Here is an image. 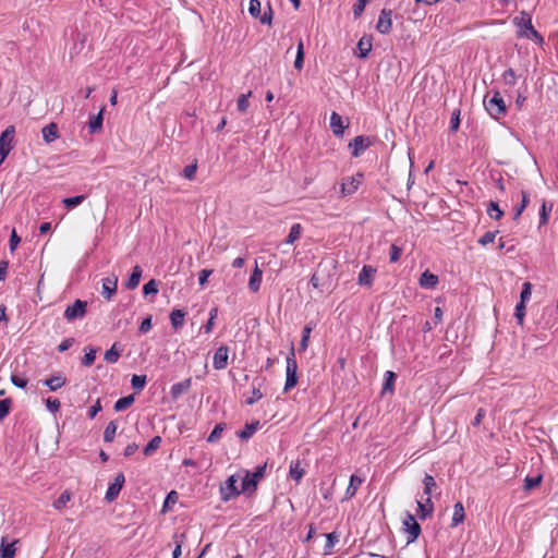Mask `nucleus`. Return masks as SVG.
<instances>
[{"label":"nucleus","mask_w":558,"mask_h":558,"mask_svg":"<svg viewBox=\"0 0 558 558\" xmlns=\"http://www.w3.org/2000/svg\"><path fill=\"white\" fill-rule=\"evenodd\" d=\"M502 80L506 85L513 86L517 84V75L512 68L507 69L502 73Z\"/></svg>","instance_id":"bf43d9fd"},{"label":"nucleus","mask_w":558,"mask_h":558,"mask_svg":"<svg viewBox=\"0 0 558 558\" xmlns=\"http://www.w3.org/2000/svg\"><path fill=\"white\" fill-rule=\"evenodd\" d=\"M372 37H362L359 43H357V50H359V53H357V57L361 58V59H365L367 58V56L369 54L371 50H372Z\"/></svg>","instance_id":"c85d7f7f"},{"label":"nucleus","mask_w":558,"mask_h":558,"mask_svg":"<svg viewBox=\"0 0 558 558\" xmlns=\"http://www.w3.org/2000/svg\"><path fill=\"white\" fill-rule=\"evenodd\" d=\"M158 293V282L155 279H150L143 286V294L144 296H148L150 294L156 295Z\"/></svg>","instance_id":"5fc2aeb1"},{"label":"nucleus","mask_w":558,"mask_h":558,"mask_svg":"<svg viewBox=\"0 0 558 558\" xmlns=\"http://www.w3.org/2000/svg\"><path fill=\"white\" fill-rule=\"evenodd\" d=\"M192 387V378H186L182 381L175 383L170 388V396L177 400L182 393L187 392Z\"/></svg>","instance_id":"a211bd4d"},{"label":"nucleus","mask_w":558,"mask_h":558,"mask_svg":"<svg viewBox=\"0 0 558 558\" xmlns=\"http://www.w3.org/2000/svg\"><path fill=\"white\" fill-rule=\"evenodd\" d=\"M87 313V301L75 300L72 305H69L64 311V318L68 322H73L75 319H82Z\"/></svg>","instance_id":"6e6552de"},{"label":"nucleus","mask_w":558,"mask_h":558,"mask_svg":"<svg viewBox=\"0 0 558 558\" xmlns=\"http://www.w3.org/2000/svg\"><path fill=\"white\" fill-rule=\"evenodd\" d=\"M314 327H315V324L313 322L307 323L304 326V328L302 330V338H301V341H300V347H299L300 351H305L307 349L310 336H311V332L314 329Z\"/></svg>","instance_id":"473e14b6"},{"label":"nucleus","mask_w":558,"mask_h":558,"mask_svg":"<svg viewBox=\"0 0 558 558\" xmlns=\"http://www.w3.org/2000/svg\"><path fill=\"white\" fill-rule=\"evenodd\" d=\"M487 214L494 220H500L504 217V210L497 202L492 201L487 206Z\"/></svg>","instance_id":"58836bf2"},{"label":"nucleus","mask_w":558,"mask_h":558,"mask_svg":"<svg viewBox=\"0 0 558 558\" xmlns=\"http://www.w3.org/2000/svg\"><path fill=\"white\" fill-rule=\"evenodd\" d=\"M484 106L487 113L495 120L505 117L507 113V106L499 90L488 93L484 98Z\"/></svg>","instance_id":"f257e3e1"},{"label":"nucleus","mask_w":558,"mask_h":558,"mask_svg":"<svg viewBox=\"0 0 558 558\" xmlns=\"http://www.w3.org/2000/svg\"><path fill=\"white\" fill-rule=\"evenodd\" d=\"M532 283L526 281L523 283L522 286V290H521V293H520V302H525L527 303L531 299V295H532Z\"/></svg>","instance_id":"680f3d73"},{"label":"nucleus","mask_w":558,"mask_h":558,"mask_svg":"<svg viewBox=\"0 0 558 558\" xmlns=\"http://www.w3.org/2000/svg\"><path fill=\"white\" fill-rule=\"evenodd\" d=\"M11 407L12 400L10 398H5L0 401V422L9 415Z\"/></svg>","instance_id":"6e6d98bb"},{"label":"nucleus","mask_w":558,"mask_h":558,"mask_svg":"<svg viewBox=\"0 0 558 558\" xmlns=\"http://www.w3.org/2000/svg\"><path fill=\"white\" fill-rule=\"evenodd\" d=\"M43 138L47 144L54 142L59 138V126L56 122H50L41 130Z\"/></svg>","instance_id":"6ab92c4d"},{"label":"nucleus","mask_w":558,"mask_h":558,"mask_svg":"<svg viewBox=\"0 0 558 558\" xmlns=\"http://www.w3.org/2000/svg\"><path fill=\"white\" fill-rule=\"evenodd\" d=\"M542 480H543V475L542 474H538L536 476H526L524 478V485H523V488L525 490H531L533 488H536L537 486L541 485L542 483Z\"/></svg>","instance_id":"09e8293b"},{"label":"nucleus","mask_w":558,"mask_h":558,"mask_svg":"<svg viewBox=\"0 0 558 558\" xmlns=\"http://www.w3.org/2000/svg\"><path fill=\"white\" fill-rule=\"evenodd\" d=\"M15 126H7L0 134V166L14 147Z\"/></svg>","instance_id":"20e7f679"},{"label":"nucleus","mask_w":558,"mask_h":558,"mask_svg":"<svg viewBox=\"0 0 558 558\" xmlns=\"http://www.w3.org/2000/svg\"><path fill=\"white\" fill-rule=\"evenodd\" d=\"M376 271V268L373 266L364 265L359 274L357 283L364 287H372Z\"/></svg>","instance_id":"dca6fc26"},{"label":"nucleus","mask_w":558,"mask_h":558,"mask_svg":"<svg viewBox=\"0 0 558 558\" xmlns=\"http://www.w3.org/2000/svg\"><path fill=\"white\" fill-rule=\"evenodd\" d=\"M517 37L518 38H526L532 40L538 46H543L545 40L544 37L537 32L532 23H524L523 26L517 28Z\"/></svg>","instance_id":"1a4fd4ad"},{"label":"nucleus","mask_w":558,"mask_h":558,"mask_svg":"<svg viewBox=\"0 0 558 558\" xmlns=\"http://www.w3.org/2000/svg\"><path fill=\"white\" fill-rule=\"evenodd\" d=\"M402 255V248L396 244L390 246L389 260L390 263H397Z\"/></svg>","instance_id":"338daca9"},{"label":"nucleus","mask_w":558,"mask_h":558,"mask_svg":"<svg viewBox=\"0 0 558 558\" xmlns=\"http://www.w3.org/2000/svg\"><path fill=\"white\" fill-rule=\"evenodd\" d=\"M45 403H46V409L52 414L59 412L60 407H61V403L57 398H47L45 400Z\"/></svg>","instance_id":"0e129e2a"},{"label":"nucleus","mask_w":558,"mask_h":558,"mask_svg":"<svg viewBox=\"0 0 558 558\" xmlns=\"http://www.w3.org/2000/svg\"><path fill=\"white\" fill-rule=\"evenodd\" d=\"M371 2V0H356V2L353 4V15L355 19H359L364 10L365 7Z\"/></svg>","instance_id":"e2e57ef3"},{"label":"nucleus","mask_w":558,"mask_h":558,"mask_svg":"<svg viewBox=\"0 0 558 558\" xmlns=\"http://www.w3.org/2000/svg\"><path fill=\"white\" fill-rule=\"evenodd\" d=\"M196 171H197V162H193L191 165H187L184 169H183V177L187 180H194L195 179V174H196Z\"/></svg>","instance_id":"69168bd1"},{"label":"nucleus","mask_w":558,"mask_h":558,"mask_svg":"<svg viewBox=\"0 0 558 558\" xmlns=\"http://www.w3.org/2000/svg\"><path fill=\"white\" fill-rule=\"evenodd\" d=\"M363 173H356L355 175L348 177L343 179V182L341 184V193L342 195H352L355 193L359 189V186L362 184L363 181Z\"/></svg>","instance_id":"f8f14e48"},{"label":"nucleus","mask_w":558,"mask_h":558,"mask_svg":"<svg viewBox=\"0 0 558 558\" xmlns=\"http://www.w3.org/2000/svg\"><path fill=\"white\" fill-rule=\"evenodd\" d=\"M135 401L134 395H129L118 399L113 405L116 412H121L130 408Z\"/></svg>","instance_id":"72a5a7b5"},{"label":"nucleus","mask_w":558,"mask_h":558,"mask_svg":"<svg viewBox=\"0 0 558 558\" xmlns=\"http://www.w3.org/2000/svg\"><path fill=\"white\" fill-rule=\"evenodd\" d=\"M147 378L146 375H133L131 378V386L134 390L141 391L146 386Z\"/></svg>","instance_id":"3c124183"},{"label":"nucleus","mask_w":558,"mask_h":558,"mask_svg":"<svg viewBox=\"0 0 558 558\" xmlns=\"http://www.w3.org/2000/svg\"><path fill=\"white\" fill-rule=\"evenodd\" d=\"M267 463L257 465L255 470L250 473L245 472V476L242 480V490L244 493H254L257 489L259 481L265 476Z\"/></svg>","instance_id":"7ed1b4c3"},{"label":"nucleus","mask_w":558,"mask_h":558,"mask_svg":"<svg viewBox=\"0 0 558 558\" xmlns=\"http://www.w3.org/2000/svg\"><path fill=\"white\" fill-rule=\"evenodd\" d=\"M172 538L175 544V547L172 551V558H179L182 554V545L186 539V535L185 533H174Z\"/></svg>","instance_id":"c9c22d12"},{"label":"nucleus","mask_w":558,"mask_h":558,"mask_svg":"<svg viewBox=\"0 0 558 558\" xmlns=\"http://www.w3.org/2000/svg\"><path fill=\"white\" fill-rule=\"evenodd\" d=\"M17 541L7 543L5 538L2 537L0 544V558H14L15 556V544Z\"/></svg>","instance_id":"2f4dec72"},{"label":"nucleus","mask_w":558,"mask_h":558,"mask_svg":"<svg viewBox=\"0 0 558 558\" xmlns=\"http://www.w3.org/2000/svg\"><path fill=\"white\" fill-rule=\"evenodd\" d=\"M143 275V269L140 265H135L132 268V272L130 274L129 278L126 279L124 287L130 290H134L140 284L141 278Z\"/></svg>","instance_id":"412c9836"},{"label":"nucleus","mask_w":558,"mask_h":558,"mask_svg":"<svg viewBox=\"0 0 558 558\" xmlns=\"http://www.w3.org/2000/svg\"><path fill=\"white\" fill-rule=\"evenodd\" d=\"M530 203V193L521 191V203L513 208V220H518Z\"/></svg>","instance_id":"7c9ffc66"},{"label":"nucleus","mask_w":558,"mask_h":558,"mask_svg":"<svg viewBox=\"0 0 558 558\" xmlns=\"http://www.w3.org/2000/svg\"><path fill=\"white\" fill-rule=\"evenodd\" d=\"M304 469L301 468V463L300 461H295V462H292L290 464V470H289V474H290V477L292 480H294L295 482H300L301 478L304 476Z\"/></svg>","instance_id":"e433bc0d"},{"label":"nucleus","mask_w":558,"mask_h":558,"mask_svg":"<svg viewBox=\"0 0 558 558\" xmlns=\"http://www.w3.org/2000/svg\"><path fill=\"white\" fill-rule=\"evenodd\" d=\"M124 483H125V476L122 472H119L114 476L113 482L109 485V487L106 492V495H105V500L108 502L114 501L118 498Z\"/></svg>","instance_id":"9d476101"},{"label":"nucleus","mask_w":558,"mask_h":558,"mask_svg":"<svg viewBox=\"0 0 558 558\" xmlns=\"http://www.w3.org/2000/svg\"><path fill=\"white\" fill-rule=\"evenodd\" d=\"M117 428H118V425H117L116 421H110L108 423V425L106 426L105 432H104V441L105 442L113 441Z\"/></svg>","instance_id":"49530a36"},{"label":"nucleus","mask_w":558,"mask_h":558,"mask_svg":"<svg viewBox=\"0 0 558 558\" xmlns=\"http://www.w3.org/2000/svg\"><path fill=\"white\" fill-rule=\"evenodd\" d=\"M118 287V278L116 276L112 277H106L102 279V289H101V295L106 300H111V298L116 294Z\"/></svg>","instance_id":"2eb2a0df"},{"label":"nucleus","mask_w":558,"mask_h":558,"mask_svg":"<svg viewBox=\"0 0 558 558\" xmlns=\"http://www.w3.org/2000/svg\"><path fill=\"white\" fill-rule=\"evenodd\" d=\"M362 483H363V478H361L360 476H357L355 474H352L350 477V483L345 490V498L347 499L353 498L356 495L357 489L360 488Z\"/></svg>","instance_id":"cd10ccee"},{"label":"nucleus","mask_w":558,"mask_h":558,"mask_svg":"<svg viewBox=\"0 0 558 558\" xmlns=\"http://www.w3.org/2000/svg\"><path fill=\"white\" fill-rule=\"evenodd\" d=\"M304 56H305L304 43H303V39L300 38L298 41L296 56H295V60H294V64H293L298 71H301L304 66Z\"/></svg>","instance_id":"f704fd0d"},{"label":"nucleus","mask_w":558,"mask_h":558,"mask_svg":"<svg viewBox=\"0 0 558 558\" xmlns=\"http://www.w3.org/2000/svg\"><path fill=\"white\" fill-rule=\"evenodd\" d=\"M286 363V383L283 387V392H289L298 385L299 381L298 362L295 359V349L293 343H291L289 353L287 354Z\"/></svg>","instance_id":"f03ea898"},{"label":"nucleus","mask_w":558,"mask_h":558,"mask_svg":"<svg viewBox=\"0 0 558 558\" xmlns=\"http://www.w3.org/2000/svg\"><path fill=\"white\" fill-rule=\"evenodd\" d=\"M252 95V92L247 94H241L236 100V108L240 112H245L250 106L248 97Z\"/></svg>","instance_id":"4d7b16f0"},{"label":"nucleus","mask_w":558,"mask_h":558,"mask_svg":"<svg viewBox=\"0 0 558 558\" xmlns=\"http://www.w3.org/2000/svg\"><path fill=\"white\" fill-rule=\"evenodd\" d=\"M186 312L181 308H173L170 313V323L173 329L178 330L184 325Z\"/></svg>","instance_id":"bb28decb"},{"label":"nucleus","mask_w":558,"mask_h":558,"mask_svg":"<svg viewBox=\"0 0 558 558\" xmlns=\"http://www.w3.org/2000/svg\"><path fill=\"white\" fill-rule=\"evenodd\" d=\"M263 279V271L259 269L257 263L255 264V268L251 274L250 280H248V289L256 293L260 289Z\"/></svg>","instance_id":"4be33fe9"},{"label":"nucleus","mask_w":558,"mask_h":558,"mask_svg":"<svg viewBox=\"0 0 558 558\" xmlns=\"http://www.w3.org/2000/svg\"><path fill=\"white\" fill-rule=\"evenodd\" d=\"M498 230L496 231H487L485 232L478 240L477 243L482 246H486L489 243H493L496 235L498 234Z\"/></svg>","instance_id":"052dcab7"},{"label":"nucleus","mask_w":558,"mask_h":558,"mask_svg":"<svg viewBox=\"0 0 558 558\" xmlns=\"http://www.w3.org/2000/svg\"><path fill=\"white\" fill-rule=\"evenodd\" d=\"M229 347L226 344L220 345L213 359V366L217 371L225 369L228 366Z\"/></svg>","instance_id":"ddd939ff"},{"label":"nucleus","mask_w":558,"mask_h":558,"mask_svg":"<svg viewBox=\"0 0 558 558\" xmlns=\"http://www.w3.org/2000/svg\"><path fill=\"white\" fill-rule=\"evenodd\" d=\"M460 128V109H454L450 118L449 131L452 133L458 132Z\"/></svg>","instance_id":"13d9d810"},{"label":"nucleus","mask_w":558,"mask_h":558,"mask_svg":"<svg viewBox=\"0 0 558 558\" xmlns=\"http://www.w3.org/2000/svg\"><path fill=\"white\" fill-rule=\"evenodd\" d=\"M43 385L48 387L50 391H57L66 384V377L62 373H57L41 380Z\"/></svg>","instance_id":"f3484780"},{"label":"nucleus","mask_w":558,"mask_h":558,"mask_svg":"<svg viewBox=\"0 0 558 558\" xmlns=\"http://www.w3.org/2000/svg\"><path fill=\"white\" fill-rule=\"evenodd\" d=\"M71 495L69 492H63L59 498L53 502V507L56 509L63 508L68 501H70Z\"/></svg>","instance_id":"774afa93"},{"label":"nucleus","mask_w":558,"mask_h":558,"mask_svg":"<svg viewBox=\"0 0 558 558\" xmlns=\"http://www.w3.org/2000/svg\"><path fill=\"white\" fill-rule=\"evenodd\" d=\"M347 128H349V122H345L338 112L332 111L330 114V129L332 133L337 137H342Z\"/></svg>","instance_id":"4468645a"},{"label":"nucleus","mask_w":558,"mask_h":558,"mask_svg":"<svg viewBox=\"0 0 558 558\" xmlns=\"http://www.w3.org/2000/svg\"><path fill=\"white\" fill-rule=\"evenodd\" d=\"M465 519L464 507L461 501H458L453 506V514L451 519V526L454 527L461 524Z\"/></svg>","instance_id":"c756f323"},{"label":"nucleus","mask_w":558,"mask_h":558,"mask_svg":"<svg viewBox=\"0 0 558 558\" xmlns=\"http://www.w3.org/2000/svg\"><path fill=\"white\" fill-rule=\"evenodd\" d=\"M117 345V343H113L112 347L105 352L104 359L107 363L113 364L118 362L121 350H119Z\"/></svg>","instance_id":"37998d69"},{"label":"nucleus","mask_w":558,"mask_h":558,"mask_svg":"<svg viewBox=\"0 0 558 558\" xmlns=\"http://www.w3.org/2000/svg\"><path fill=\"white\" fill-rule=\"evenodd\" d=\"M397 375L392 371H387L384 374V384L381 388V396H385L387 393L393 395L395 393V384H396Z\"/></svg>","instance_id":"aec40b11"},{"label":"nucleus","mask_w":558,"mask_h":558,"mask_svg":"<svg viewBox=\"0 0 558 558\" xmlns=\"http://www.w3.org/2000/svg\"><path fill=\"white\" fill-rule=\"evenodd\" d=\"M551 210L553 204H547V202L544 199L539 210V227L547 225Z\"/></svg>","instance_id":"a19ab883"},{"label":"nucleus","mask_w":558,"mask_h":558,"mask_svg":"<svg viewBox=\"0 0 558 558\" xmlns=\"http://www.w3.org/2000/svg\"><path fill=\"white\" fill-rule=\"evenodd\" d=\"M96 353L97 350L95 348H93L92 345L87 347L85 349V354L82 359V365L86 367L93 365L96 359Z\"/></svg>","instance_id":"a18cd8bd"},{"label":"nucleus","mask_w":558,"mask_h":558,"mask_svg":"<svg viewBox=\"0 0 558 558\" xmlns=\"http://www.w3.org/2000/svg\"><path fill=\"white\" fill-rule=\"evenodd\" d=\"M161 437L160 436H155L153 437L148 444L144 447L143 449V453L145 456H150L153 454L159 447H160V444H161Z\"/></svg>","instance_id":"c03bdc74"},{"label":"nucleus","mask_w":558,"mask_h":558,"mask_svg":"<svg viewBox=\"0 0 558 558\" xmlns=\"http://www.w3.org/2000/svg\"><path fill=\"white\" fill-rule=\"evenodd\" d=\"M423 484H424V495H426L427 497H430V495L433 494V489L436 488V486H437L434 476H432L430 474H425V476L423 478Z\"/></svg>","instance_id":"8fccbe9b"},{"label":"nucleus","mask_w":558,"mask_h":558,"mask_svg":"<svg viewBox=\"0 0 558 558\" xmlns=\"http://www.w3.org/2000/svg\"><path fill=\"white\" fill-rule=\"evenodd\" d=\"M85 198H86V195H76V196H72V197H66V198L62 199V204L68 210H71V209L77 207L78 205H81L85 201Z\"/></svg>","instance_id":"ea45409f"},{"label":"nucleus","mask_w":558,"mask_h":558,"mask_svg":"<svg viewBox=\"0 0 558 558\" xmlns=\"http://www.w3.org/2000/svg\"><path fill=\"white\" fill-rule=\"evenodd\" d=\"M238 477L235 475H230L223 484L220 485V499L225 502L238 497L241 493H244L236 486Z\"/></svg>","instance_id":"39448f33"},{"label":"nucleus","mask_w":558,"mask_h":558,"mask_svg":"<svg viewBox=\"0 0 558 558\" xmlns=\"http://www.w3.org/2000/svg\"><path fill=\"white\" fill-rule=\"evenodd\" d=\"M326 537V545L324 547V554L329 555L331 554L332 548L335 547L336 543L339 541V535L336 532L324 534Z\"/></svg>","instance_id":"79ce46f5"},{"label":"nucleus","mask_w":558,"mask_h":558,"mask_svg":"<svg viewBox=\"0 0 558 558\" xmlns=\"http://www.w3.org/2000/svg\"><path fill=\"white\" fill-rule=\"evenodd\" d=\"M434 512V504L430 497H427L425 502L417 501V515L421 520H425Z\"/></svg>","instance_id":"5701e85b"},{"label":"nucleus","mask_w":558,"mask_h":558,"mask_svg":"<svg viewBox=\"0 0 558 558\" xmlns=\"http://www.w3.org/2000/svg\"><path fill=\"white\" fill-rule=\"evenodd\" d=\"M104 110L105 108H101V110L97 113L90 117L88 129L90 134L98 133L102 130V123H104Z\"/></svg>","instance_id":"393cba45"},{"label":"nucleus","mask_w":558,"mask_h":558,"mask_svg":"<svg viewBox=\"0 0 558 558\" xmlns=\"http://www.w3.org/2000/svg\"><path fill=\"white\" fill-rule=\"evenodd\" d=\"M226 427H227L226 423H218L214 427V429L211 430L209 436L207 437V441L208 442H217L220 439L222 432L226 429Z\"/></svg>","instance_id":"de8ad7c7"},{"label":"nucleus","mask_w":558,"mask_h":558,"mask_svg":"<svg viewBox=\"0 0 558 558\" xmlns=\"http://www.w3.org/2000/svg\"><path fill=\"white\" fill-rule=\"evenodd\" d=\"M302 231H303V227L301 226V223L292 225L290 232L284 240V243L293 244L296 240L300 239Z\"/></svg>","instance_id":"4c0bfd02"},{"label":"nucleus","mask_w":558,"mask_h":558,"mask_svg":"<svg viewBox=\"0 0 558 558\" xmlns=\"http://www.w3.org/2000/svg\"><path fill=\"white\" fill-rule=\"evenodd\" d=\"M403 531L407 533V544L415 542L422 533V527L417 523L415 517L410 512L405 513L402 522Z\"/></svg>","instance_id":"423d86ee"},{"label":"nucleus","mask_w":558,"mask_h":558,"mask_svg":"<svg viewBox=\"0 0 558 558\" xmlns=\"http://www.w3.org/2000/svg\"><path fill=\"white\" fill-rule=\"evenodd\" d=\"M418 283L424 289H433L438 283V277L430 272L429 270H425L418 280Z\"/></svg>","instance_id":"a878e982"},{"label":"nucleus","mask_w":558,"mask_h":558,"mask_svg":"<svg viewBox=\"0 0 558 558\" xmlns=\"http://www.w3.org/2000/svg\"><path fill=\"white\" fill-rule=\"evenodd\" d=\"M525 311H526V303L519 301V303L515 306L514 317L517 319L518 325H520V326H523Z\"/></svg>","instance_id":"864d4df0"},{"label":"nucleus","mask_w":558,"mask_h":558,"mask_svg":"<svg viewBox=\"0 0 558 558\" xmlns=\"http://www.w3.org/2000/svg\"><path fill=\"white\" fill-rule=\"evenodd\" d=\"M259 421H254L252 423H246L244 425V428L236 432V436L241 439V440H247L250 439L255 433L256 430L259 428Z\"/></svg>","instance_id":"b1692460"},{"label":"nucleus","mask_w":558,"mask_h":558,"mask_svg":"<svg viewBox=\"0 0 558 558\" xmlns=\"http://www.w3.org/2000/svg\"><path fill=\"white\" fill-rule=\"evenodd\" d=\"M392 11L390 9H383L379 13L376 24V31L383 35H388L392 31Z\"/></svg>","instance_id":"9b49d317"},{"label":"nucleus","mask_w":558,"mask_h":558,"mask_svg":"<svg viewBox=\"0 0 558 558\" xmlns=\"http://www.w3.org/2000/svg\"><path fill=\"white\" fill-rule=\"evenodd\" d=\"M532 23V15L526 11H521L519 15L512 19L513 25L518 28L523 26L524 23Z\"/></svg>","instance_id":"603ef678"},{"label":"nucleus","mask_w":558,"mask_h":558,"mask_svg":"<svg viewBox=\"0 0 558 558\" xmlns=\"http://www.w3.org/2000/svg\"><path fill=\"white\" fill-rule=\"evenodd\" d=\"M375 140L371 136L357 135L348 145L351 149V156L354 158L360 157L364 150L374 144Z\"/></svg>","instance_id":"0eeeda50"}]
</instances>
